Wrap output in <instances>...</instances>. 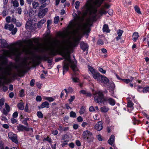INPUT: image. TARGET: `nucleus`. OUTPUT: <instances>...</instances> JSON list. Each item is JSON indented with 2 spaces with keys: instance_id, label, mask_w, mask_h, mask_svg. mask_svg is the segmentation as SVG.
<instances>
[{
  "instance_id": "1",
  "label": "nucleus",
  "mask_w": 149,
  "mask_h": 149,
  "mask_svg": "<svg viewBox=\"0 0 149 149\" xmlns=\"http://www.w3.org/2000/svg\"><path fill=\"white\" fill-rule=\"evenodd\" d=\"M1 47L2 48H7L8 49H11L13 50H15L16 49L14 47L15 46H20L22 45V42L21 40H18L17 42L13 43H11L8 45L6 40L3 39L0 40Z\"/></svg>"
},
{
  "instance_id": "2",
  "label": "nucleus",
  "mask_w": 149,
  "mask_h": 149,
  "mask_svg": "<svg viewBox=\"0 0 149 149\" xmlns=\"http://www.w3.org/2000/svg\"><path fill=\"white\" fill-rule=\"evenodd\" d=\"M36 58V60H33V67H35L36 66H38L41 63V60H43L45 61H47V62L48 63H52L53 58L51 59H47L48 58H50V57L46 55H45L43 57L39 56H35Z\"/></svg>"
},
{
  "instance_id": "3",
  "label": "nucleus",
  "mask_w": 149,
  "mask_h": 149,
  "mask_svg": "<svg viewBox=\"0 0 149 149\" xmlns=\"http://www.w3.org/2000/svg\"><path fill=\"white\" fill-rule=\"evenodd\" d=\"M88 70L91 72V74L93 77L94 79H96L97 81H99L102 75L92 67L88 65Z\"/></svg>"
},
{
  "instance_id": "4",
  "label": "nucleus",
  "mask_w": 149,
  "mask_h": 149,
  "mask_svg": "<svg viewBox=\"0 0 149 149\" xmlns=\"http://www.w3.org/2000/svg\"><path fill=\"white\" fill-rule=\"evenodd\" d=\"M104 94L103 92L101 91H98L95 94L94 96V100L95 102L98 104H101L102 103L104 104Z\"/></svg>"
},
{
  "instance_id": "5",
  "label": "nucleus",
  "mask_w": 149,
  "mask_h": 149,
  "mask_svg": "<svg viewBox=\"0 0 149 149\" xmlns=\"http://www.w3.org/2000/svg\"><path fill=\"white\" fill-rule=\"evenodd\" d=\"M108 102V103L111 106H114L116 104V101L114 99L111 97H105L104 98V104H107L106 103Z\"/></svg>"
},
{
  "instance_id": "6",
  "label": "nucleus",
  "mask_w": 149,
  "mask_h": 149,
  "mask_svg": "<svg viewBox=\"0 0 149 149\" xmlns=\"http://www.w3.org/2000/svg\"><path fill=\"white\" fill-rule=\"evenodd\" d=\"M82 135V138L84 139L88 140L92 136V134L90 131L86 130L83 132Z\"/></svg>"
},
{
  "instance_id": "7",
  "label": "nucleus",
  "mask_w": 149,
  "mask_h": 149,
  "mask_svg": "<svg viewBox=\"0 0 149 149\" xmlns=\"http://www.w3.org/2000/svg\"><path fill=\"white\" fill-rule=\"evenodd\" d=\"M48 9L47 8H45L43 9H40L38 14V16L40 18L43 17L45 16L46 13L48 11Z\"/></svg>"
},
{
  "instance_id": "8",
  "label": "nucleus",
  "mask_w": 149,
  "mask_h": 149,
  "mask_svg": "<svg viewBox=\"0 0 149 149\" xmlns=\"http://www.w3.org/2000/svg\"><path fill=\"white\" fill-rule=\"evenodd\" d=\"M17 129L19 132H23L24 131L28 132L29 131V128L21 125L19 124L17 126Z\"/></svg>"
},
{
  "instance_id": "9",
  "label": "nucleus",
  "mask_w": 149,
  "mask_h": 149,
  "mask_svg": "<svg viewBox=\"0 0 149 149\" xmlns=\"http://www.w3.org/2000/svg\"><path fill=\"white\" fill-rule=\"evenodd\" d=\"M3 79L4 80L6 79V77L4 76H3L2 78L0 79V87L1 86H3V89L4 92L8 90V88L7 86H4L5 84L6 83L5 82H2L1 80V79Z\"/></svg>"
},
{
  "instance_id": "10",
  "label": "nucleus",
  "mask_w": 149,
  "mask_h": 149,
  "mask_svg": "<svg viewBox=\"0 0 149 149\" xmlns=\"http://www.w3.org/2000/svg\"><path fill=\"white\" fill-rule=\"evenodd\" d=\"M81 49H82L83 52H84L86 50L88 51V45L87 43H85L84 42H82L80 44Z\"/></svg>"
},
{
  "instance_id": "11",
  "label": "nucleus",
  "mask_w": 149,
  "mask_h": 149,
  "mask_svg": "<svg viewBox=\"0 0 149 149\" xmlns=\"http://www.w3.org/2000/svg\"><path fill=\"white\" fill-rule=\"evenodd\" d=\"M99 81L101 83L107 84L109 82V80L105 76L102 75L100 79V80Z\"/></svg>"
},
{
  "instance_id": "12",
  "label": "nucleus",
  "mask_w": 149,
  "mask_h": 149,
  "mask_svg": "<svg viewBox=\"0 0 149 149\" xmlns=\"http://www.w3.org/2000/svg\"><path fill=\"white\" fill-rule=\"evenodd\" d=\"M49 107V104L47 101H45L42 103L40 106H38V108L40 109H43L44 108H47Z\"/></svg>"
},
{
  "instance_id": "13",
  "label": "nucleus",
  "mask_w": 149,
  "mask_h": 149,
  "mask_svg": "<svg viewBox=\"0 0 149 149\" xmlns=\"http://www.w3.org/2000/svg\"><path fill=\"white\" fill-rule=\"evenodd\" d=\"M24 66L26 70H22L21 71L19 72L18 76L20 77H22V75H21V74H24L28 72V71L30 69V68L26 63L25 64Z\"/></svg>"
},
{
  "instance_id": "14",
  "label": "nucleus",
  "mask_w": 149,
  "mask_h": 149,
  "mask_svg": "<svg viewBox=\"0 0 149 149\" xmlns=\"http://www.w3.org/2000/svg\"><path fill=\"white\" fill-rule=\"evenodd\" d=\"M103 123L102 121H98L95 125V128L98 131L101 130L103 127L102 125Z\"/></svg>"
},
{
  "instance_id": "15",
  "label": "nucleus",
  "mask_w": 149,
  "mask_h": 149,
  "mask_svg": "<svg viewBox=\"0 0 149 149\" xmlns=\"http://www.w3.org/2000/svg\"><path fill=\"white\" fill-rule=\"evenodd\" d=\"M69 64L67 62H64L63 66V74H64V72H67L69 70Z\"/></svg>"
},
{
  "instance_id": "16",
  "label": "nucleus",
  "mask_w": 149,
  "mask_h": 149,
  "mask_svg": "<svg viewBox=\"0 0 149 149\" xmlns=\"http://www.w3.org/2000/svg\"><path fill=\"white\" fill-rule=\"evenodd\" d=\"M79 93L81 94H82L83 95H86L87 97H90L92 95V94L91 92H87L84 90H81L79 91Z\"/></svg>"
},
{
  "instance_id": "17",
  "label": "nucleus",
  "mask_w": 149,
  "mask_h": 149,
  "mask_svg": "<svg viewBox=\"0 0 149 149\" xmlns=\"http://www.w3.org/2000/svg\"><path fill=\"white\" fill-rule=\"evenodd\" d=\"M71 67L73 71L76 72L78 70V69L77 67V62H72Z\"/></svg>"
},
{
  "instance_id": "18",
  "label": "nucleus",
  "mask_w": 149,
  "mask_h": 149,
  "mask_svg": "<svg viewBox=\"0 0 149 149\" xmlns=\"http://www.w3.org/2000/svg\"><path fill=\"white\" fill-rule=\"evenodd\" d=\"M102 30L104 32H106V33H109L110 30L109 29L108 25L107 24H104L103 25Z\"/></svg>"
},
{
  "instance_id": "19",
  "label": "nucleus",
  "mask_w": 149,
  "mask_h": 149,
  "mask_svg": "<svg viewBox=\"0 0 149 149\" xmlns=\"http://www.w3.org/2000/svg\"><path fill=\"white\" fill-rule=\"evenodd\" d=\"M114 140L115 136L113 135H112L111 136L109 139L108 140L107 142L110 145L112 146Z\"/></svg>"
},
{
  "instance_id": "20",
  "label": "nucleus",
  "mask_w": 149,
  "mask_h": 149,
  "mask_svg": "<svg viewBox=\"0 0 149 149\" xmlns=\"http://www.w3.org/2000/svg\"><path fill=\"white\" fill-rule=\"evenodd\" d=\"M104 0H95L94 2V4L98 7L101 6Z\"/></svg>"
},
{
  "instance_id": "21",
  "label": "nucleus",
  "mask_w": 149,
  "mask_h": 149,
  "mask_svg": "<svg viewBox=\"0 0 149 149\" xmlns=\"http://www.w3.org/2000/svg\"><path fill=\"white\" fill-rule=\"evenodd\" d=\"M81 38V37L80 36L77 37L76 39L74 40V43L72 44V45L74 47H76L79 43V41L80 40Z\"/></svg>"
},
{
  "instance_id": "22",
  "label": "nucleus",
  "mask_w": 149,
  "mask_h": 149,
  "mask_svg": "<svg viewBox=\"0 0 149 149\" xmlns=\"http://www.w3.org/2000/svg\"><path fill=\"white\" fill-rule=\"evenodd\" d=\"M138 37L139 35L138 33L136 32H134L132 35L133 40L134 42H136L137 40Z\"/></svg>"
},
{
  "instance_id": "23",
  "label": "nucleus",
  "mask_w": 149,
  "mask_h": 149,
  "mask_svg": "<svg viewBox=\"0 0 149 149\" xmlns=\"http://www.w3.org/2000/svg\"><path fill=\"white\" fill-rule=\"evenodd\" d=\"M109 109L106 106H103L100 108L101 111L102 113H106Z\"/></svg>"
},
{
  "instance_id": "24",
  "label": "nucleus",
  "mask_w": 149,
  "mask_h": 149,
  "mask_svg": "<svg viewBox=\"0 0 149 149\" xmlns=\"http://www.w3.org/2000/svg\"><path fill=\"white\" fill-rule=\"evenodd\" d=\"M32 22L29 19L26 22L25 24V27L26 29H28V27L29 26L32 27Z\"/></svg>"
},
{
  "instance_id": "25",
  "label": "nucleus",
  "mask_w": 149,
  "mask_h": 149,
  "mask_svg": "<svg viewBox=\"0 0 149 149\" xmlns=\"http://www.w3.org/2000/svg\"><path fill=\"white\" fill-rule=\"evenodd\" d=\"M10 139L13 142L16 144H17L18 143V141L16 134H15L14 136L13 137Z\"/></svg>"
},
{
  "instance_id": "26",
  "label": "nucleus",
  "mask_w": 149,
  "mask_h": 149,
  "mask_svg": "<svg viewBox=\"0 0 149 149\" xmlns=\"http://www.w3.org/2000/svg\"><path fill=\"white\" fill-rule=\"evenodd\" d=\"M17 107L18 109L20 110H23L24 109L23 104L19 103L17 104Z\"/></svg>"
},
{
  "instance_id": "27",
  "label": "nucleus",
  "mask_w": 149,
  "mask_h": 149,
  "mask_svg": "<svg viewBox=\"0 0 149 149\" xmlns=\"http://www.w3.org/2000/svg\"><path fill=\"white\" fill-rule=\"evenodd\" d=\"M134 9L135 11L138 14H141L142 13L139 7L137 6H135L134 7Z\"/></svg>"
},
{
  "instance_id": "28",
  "label": "nucleus",
  "mask_w": 149,
  "mask_h": 149,
  "mask_svg": "<svg viewBox=\"0 0 149 149\" xmlns=\"http://www.w3.org/2000/svg\"><path fill=\"white\" fill-rule=\"evenodd\" d=\"M32 5L34 8L36 9L39 6V3L38 2L34 1L32 3Z\"/></svg>"
},
{
  "instance_id": "29",
  "label": "nucleus",
  "mask_w": 149,
  "mask_h": 149,
  "mask_svg": "<svg viewBox=\"0 0 149 149\" xmlns=\"http://www.w3.org/2000/svg\"><path fill=\"white\" fill-rule=\"evenodd\" d=\"M132 119L134 125H138L139 124V121L137 120L135 117H133L132 118Z\"/></svg>"
},
{
  "instance_id": "30",
  "label": "nucleus",
  "mask_w": 149,
  "mask_h": 149,
  "mask_svg": "<svg viewBox=\"0 0 149 149\" xmlns=\"http://www.w3.org/2000/svg\"><path fill=\"white\" fill-rule=\"evenodd\" d=\"M29 118H25L22 121V123L24 125H26L28 127H29V124L27 121L29 120Z\"/></svg>"
},
{
  "instance_id": "31",
  "label": "nucleus",
  "mask_w": 149,
  "mask_h": 149,
  "mask_svg": "<svg viewBox=\"0 0 149 149\" xmlns=\"http://www.w3.org/2000/svg\"><path fill=\"white\" fill-rule=\"evenodd\" d=\"M142 91L144 93L149 92V86H146L144 87L143 88Z\"/></svg>"
},
{
  "instance_id": "32",
  "label": "nucleus",
  "mask_w": 149,
  "mask_h": 149,
  "mask_svg": "<svg viewBox=\"0 0 149 149\" xmlns=\"http://www.w3.org/2000/svg\"><path fill=\"white\" fill-rule=\"evenodd\" d=\"M24 90V89H22L19 91V96L21 97H23L25 96Z\"/></svg>"
},
{
  "instance_id": "33",
  "label": "nucleus",
  "mask_w": 149,
  "mask_h": 149,
  "mask_svg": "<svg viewBox=\"0 0 149 149\" xmlns=\"http://www.w3.org/2000/svg\"><path fill=\"white\" fill-rule=\"evenodd\" d=\"M37 115L39 118H42L43 117V115L42 112L40 111H38L37 113Z\"/></svg>"
},
{
  "instance_id": "34",
  "label": "nucleus",
  "mask_w": 149,
  "mask_h": 149,
  "mask_svg": "<svg viewBox=\"0 0 149 149\" xmlns=\"http://www.w3.org/2000/svg\"><path fill=\"white\" fill-rule=\"evenodd\" d=\"M85 107L84 106H82L79 112V113L81 115L83 114L85 111Z\"/></svg>"
},
{
  "instance_id": "35",
  "label": "nucleus",
  "mask_w": 149,
  "mask_h": 149,
  "mask_svg": "<svg viewBox=\"0 0 149 149\" xmlns=\"http://www.w3.org/2000/svg\"><path fill=\"white\" fill-rule=\"evenodd\" d=\"M57 51L55 50L54 49L52 50L50 52V55L53 56H55L57 54Z\"/></svg>"
},
{
  "instance_id": "36",
  "label": "nucleus",
  "mask_w": 149,
  "mask_h": 149,
  "mask_svg": "<svg viewBox=\"0 0 149 149\" xmlns=\"http://www.w3.org/2000/svg\"><path fill=\"white\" fill-rule=\"evenodd\" d=\"M134 105V103L131 100L129 101L127 104V107L129 108L132 107Z\"/></svg>"
},
{
  "instance_id": "37",
  "label": "nucleus",
  "mask_w": 149,
  "mask_h": 149,
  "mask_svg": "<svg viewBox=\"0 0 149 149\" xmlns=\"http://www.w3.org/2000/svg\"><path fill=\"white\" fill-rule=\"evenodd\" d=\"M70 116L72 118H75L77 117L76 114L73 111H71L70 114Z\"/></svg>"
},
{
  "instance_id": "38",
  "label": "nucleus",
  "mask_w": 149,
  "mask_h": 149,
  "mask_svg": "<svg viewBox=\"0 0 149 149\" xmlns=\"http://www.w3.org/2000/svg\"><path fill=\"white\" fill-rule=\"evenodd\" d=\"M71 79H72V81L75 83H78L79 82V79L77 77H71Z\"/></svg>"
},
{
  "instance_id": "39",
  "label": "nucleus",
  "mask_w": 149,
  "mask_h": 149,
  "mask_svg": "<svg viewBox=\"0 0 149 149\" xmlns=\"http://www.w3.org/2000/svg\"><path fill=\"white\" fill-rule=\"evenodd\" d=\"M36 100L38 102H40L42 100V98L40 95H37L36 97Z\"/></svg>"
},
{
  "instance_id": "40",
  "label": "nucleus",
  "mask_w": 149,
  "mask_h": 149,
  "mask_svg": "<svg viewBox=\"0 0 149 149\" xmlns=\"http://www.w3.org/2000/svg\"><path fill=\"white\" fill-rule=\"evenodd\" d=\"M13 6L15 7H17L19 6V3L17 1L15 0L13 3Z\"/></svg>"
},
{
  "instance_id": "41",
  "label": "nucleus",
  "mask_w": 149,
  "mask_h": 149,
  "mask_svg": "<svg viewBox=\"0 0 149 149\" xmlns=\"http://www.w3.org/2000/svg\"><path fill=\"white\" fill-rule=\"evenodd\" d=\"M45 99L50 102H53L54 101V99L52 97H47L45 98Z\"/></svg>"
},
{
  "instance_id": "42",
  "label": "nucleus",
  "mask_w": 149,
  "mask_h": 149,
  "mask_svg": "<svg viewBox=\"0 0 149 149\" xmlns=\"http://www.w3.org/2000/svg\"><path fill=\"white\" fill-rule=\"evenodd\" d=\"M80 4V3L79 1H76L75 2V7L76 9H77L79 8Z\"/></svg>"
},
{
  "instance_id": "43",
  "label": "nucleus",
  "mask_w": 149,
  "mask_h": 149,
  "mask_svg": "<svg viewBox=\"0 0 149 149\" xmlns=\"http://www.w3.org/2000/svg\"><path fill=\"white\" fill-rule=\"evenodd\" d=\"M57 142L56 141H55L54 142L53 145L52 143L50 144V146L52 149H56V146L57 144Z\"/></svg>"
},
{
  "instance_id": "44",
  "label": "nucleus",
  "mask_w": 149,
  "mask_h": 149,
  "mask_svg": "<svg viewBox=\"0 0 149 149\" xmlns=\"http://www.w3.org/2000/svg\"><path fill=\"white\" fill-rule=\"evenodd\" d=\"M24 111L29 113H30L31 112V111L28 109V106L27 103H26V106L24 108Z\"/></svg>"
},
{
  "instance_id": "45",
  "label": "nucleus",
  "mask_w": 149,
  "mask_h": 149,
  "mask_svg": "<svg viewBox=\"0 0 149 149\" xmlns=\"http://www.w3.org/2000/svg\"><path fill=\"white\" fill-rule=\"evenodd\" d=\"M99 13L100 14L102 15L103 14L106 15L107 13V12L105 10H104L103 9L99 11Z\"/></svg>"
},
{
  "instance_id": "46",
  "label": "nucleus",
  "mask_w": 149,
  "mask_h": 149,
  "mask_svg": "<svg viewBox=\"0 0 149 149\" xmlns=\"http://www.w3.org/2000/svg\"><path fill=\"white\" fill-rule=\"evenodd\" d=\"M45 140L48 141V142L49 143H51L52 142V139L49 136H47L46 138H44L43 139V141H44Z\"/></svg>"
},
{
  "instance_id": "47",
  "label": "nucleus",
  "mask_w": 149,
  "mask_h": 149,
  "mask_svg": "<svg viewBox=\"0 0 149 149\" xmlns=\"http://www.w3.org/2000/svg\"><path fill=\"white\" fill-rule=\"evenodd\" d=\"M59 17L58 16L55 17L54 19V22L55 24H57L59 20Z\"/></svg>"
},
{
  "instance_id": "48",
  "label": "nucleus",
  "mask_w": 149,
  "mask_h": 149,
  "mask_svg": "<svg viewBox=\"0 0 149 149\" xmlns=\"http://www.w3.org/2000/svg\"><path fill=\"white\" fill-rule=\"evenodd\" d=\"M35 80L34 79H32L30 82V86H31L33 87L35 85Z\"/></svg>"
},
{
  "instance_id": "49",
  "label": "nucleus",
  "mask_w": 149,
  "mask_h": 149,
  "mask_svg": "<svg viewBox=\"0 0 149 149\" xmlns=\"http://www.w3.org/2000/svg\"><path fill=\"white\" fill-rule=\"evenodd\" d=\"M75 98V96L74 95L71 96L70 98L68 100L70 103H71L74 100Z\"/></svg>"
},
{
  "instance_id": "50",
  "label": "nucleus",
  "mask_w": 149,
  "mask_h": 149,
  "mask_svg": "<svg viewBox=\"0 0 149 149\" xmlns=\"http://www.w3.org/2000/svg\"><path fill=\"white\" fill-rule=\"evenodd\" d=\"M123 32V30L119 29L117 32V34L118 36H121Z\"/></svg>"
},
{
  "instance_id": "51",
  "label": "nucleus",
  "mask_w": 149,
  "mask_h": 149,
  "mask_svg": "<svg viewBox=\"0 0 149 149\" xmlns=\"http://www.w3.org/2000/svg\"><path fill=\"white\" fill-rule=\"evenodd\" d=\"M122 80L126 84H128L130 82L131 80L129 79H122Z\"/></svg>"
},
{
  "instance_id": "52",
  "label": "nucleus",
  "mask_w": 149,
  "mask_h": 149,
  "mask_svg": "<svg viewBox=\"0 0 149 149\" xmlns=\"http://www.w3.org/2000/svg\"><path fill=\"white\" fill-rule=\"evenodd\" d=\"M54 45L55 46H59L60 44V41L59 40H56L54 42Z\"/></svg>"
},
{
  "instance_id": "53",
  "label": "nucleus",
  "mask_w": 149,
  "mask_h": 149,
  "mask_svg": "<svg viewBox=\"0 0 149 149\" xmlns=\"http://www.w3.org/2000/svg\"><path fill=\"white\" fill-rule=\"evenodd\" d=\"M98 70L100 72L103 74H105L106 72V71L105 70H103L102 68L100 67L99 68Z\"/></svg>"
},
{
  "instance_id": "54",
  "label": "nucleus",
  "mask_w": 149,
  "mask_h": 149,
  "mask_svg": "<svg viewBox=\"0 0 149 149\" xmlns=\"http://www.w3.org/2000/svg\"><path fill=\"white\" fill-rule=\"evenodd\" d=\"M52 23V21L50 20H48L47 21V29L51 28V26H50L49 25Z\"/></svg>"
},
{
  "instance_id": "55",
  "label": "nucleus",
  "mask_w": 149,
  "mask_h": 149,
  "mask_svg": "<svg viewBox=\"0 0 149 149\" xmlns=\"http://www.w3.org/2000/svg\"><path fill=\"white\" fill-rule=\"evenodd\" d=\"M5 107L6 109V110L8 111H9L10 110V107L9 105L7 103L5 104Z\"/></svg>"
},
{
  "instance_id": "56",
  "label": "nucleus",
  "mask_w": 149,
  "mask_h": 149,
  "mask_svg": "<svg viewBox=\"0 0 149 149\" xmlns=\"http://www.w3.org/2000/svg\"><path fill=\"white\" fill-rule=\"evenodd\" d=\"M25 42L26 43L30 45H31L33 44V42L31 39H29L27 40H25Z\"/></svg>"
},
{
  "instance_id": "57",
  "label": "nucleus",
  "mask_w": 149,
  "mask_h": 149,
  "mask_svg": "<svg viewBox=\"0 0 149 149\" xmlns=\"http://www.w3.org/2000/svg\"><path fill=\"white\" fill-rule=\"evenodd\" d=\"M15 134H14L12 132H9L8 134V136L10 139H11L13 136H14L15 135Z\"/></svg>"
},
{
  "instance_id": "58",
  "label": "nucleus",
  "mask_w": 149,
  "mask_h": 149,
  "mask_svg": "<svg viewBox=\"0 0 149 149\" xmlns=\"http://www.w3.org/2000/svg\"><path fill=\"white\" fill-rule=\"evenodd\" d=\"M97 44L99 45H103L104 44L102 40L101 39H99L97 42Z\"/></svg>"
},
{
  "instance_id": "59",
  "label": "nucleus",
  "mask_w": 149,
  "mask_h": 149,
  "mask_svg": "<svg viewBox=\"0 0 149 149\" xmlns=\"http://www.w3.org/2000/svg\"><path fill=\"white\" fill-rule=\"evenodd\" d=\"M97 10L96 8H93V11H92V13L94 15H97Z\"/></svg>"
},
{
  "instance_id": "60",
  "label": "nucleus",
  "mask_w": 149,
  "mask_h": 149,
  "mask_svg": "<svg viewBox=\"0 0 149 149\" xmlns=\"http://www.w3.org/2000/svg\"><path fill=\"white\" fill-rule=\"evenodd\" d=\"M8 29L10 31H12L14 28V25L13 24L8 25Z\"/></svg>"
},
{
  "instance_id": "61",
  "label": "nucleus",
  "mask_w": 149,
  "mask_h": 149,
  "mask_svg": "<svg viewBox=\"0 0 149 149\" xmlns=\"http://www.w3.org/2000/svg\"><path fill=\"white\" fill-rule=\"evenodd\" d=\"M4 104V100L3 99H0V107H2Z\"/></svg>"
},
{
  "instance_id": "62",
  "label": "nucleus",
  "mask_w": 149,
  "mask_h": 149,
  "mask_svg": "<svg viewBox=\"0 0 149 149\" xmlns=\"http://www.w3.org/2000/svg\"><path fill=\"white\" fill-rule=\"evenodd\" d=\"M77 120L79 122H81L83 121V119L81 117V116H79L77 118Z\"/></svg>"
},
{
  "instance_id": "63",
  "label": "nucleus",
  "mask_w": 149,
  "mask_h": 149,
  "mask_svg": "<svg viewBox=\"0 0 149 149\" xmlns=\"http://www.w3.org/2000/svg\"><path fill=\"white\" fill-rule=\"evenodd\" d=\"M88 125H90L88 124V123L86 122H83L81 124V126L83 127H85L86 126Z\"/></svg>"
},
{
  "instance_id": "64",
  "label": "nucleus",
  "mask_w": 149,
  "mask_h": 149,
  "mask_svg": "<svg viewBox=\"0 0 149 149\" xmlns=\"http://www.w3.org/2000/svg\"><path fill=\"white\" fill-rule=\"evenodd\" d=\"M17 29L16 28H15L14 29H13L12 30V34L13 35L15 34L17 32Z\"/></svg>"
}]
</instances>
